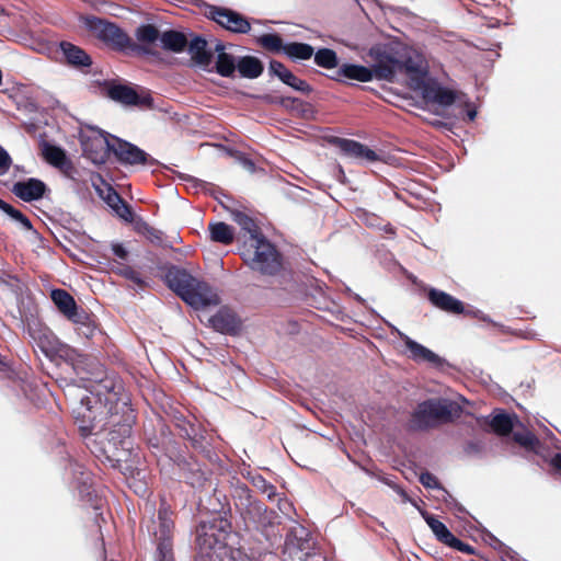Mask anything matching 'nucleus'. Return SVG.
I'll use <instances>...</instances> for the list:
<instances>
[{"mask_svg":"<svg viewBox=\"0 0 561 561\" xmlns=\"http://www.w3.org/2000/svg\"><path fill=\"white\" fill-rule=\"evenodd\" d=\"M112 251L121 260H126L128 256L127 250L121 243H113Z\"/></svg>","mask_w":561,"mask_h":561,"instance_id":"0e129e2a","label":"nucleus"},{"mask_svg":"<svg viewBox=\"0 0 561 561\" xmlns=\"http://www.w3.org/2000/svg\"><path fill=\"white\" fill-rule=\"evenodd\" d=\"M70 471L72 483L81 500L89 503L93 508H99L101 499L96 494L92 472L79 462H70Z\"/></svg>","mask_w":561,"mask_h":561,"instance_id":"ddd939ff","label":"nucleus"},{"mask_svg":"<svg viewBox=\"0 0 561 561\" xmlns=\"http://www.w3.org/2000/svg\"><path fill=\"white\" fill-rule=\"evenodd\" d=\"M461 407L442 398H431L420 402L411 413L409 428L426 432L460 417Z\"/></svg>","mask_w":561,"mask_h":561,"instance_id":"f03ea898","label":"nucleus"},{"mask_svg":"<svg viewBox=\"0 0 561 561\" xmlns=\"http://www.w3.org/2000/svg\"><path fill=\"white\" fill-rule=\"evenodd\" d=\"M136 422V415L134 411L128 409V412L124 416V421L114 424L113 428L107 433V447L102 446L96 439L91 443H87L96 457L103 456L113 468H119L122 457L121 451H128L131 448V433L133 426Z\"/></svg>","mask_w":561,"mask_h":561,"instance_id":"20e7f679","label":"nucleus"},{"mask_svg":"<svg viewBox=\"0 0 561 561\" xmlns=\"http://www.w3.org/2000/svg\"><path fill=\"white\" fill-rule=\"evenodd\" d=\"M272 102L278 103L286 108H293V110L298 108L299 106H302L305 104L300 99L291 98V96H282L276 100H272Z\"/></svg>","mask_w":561,"mask_h":561,"instance_id":"6e6d98bb","label":"nucleus"},{"mask_svg":"<svg viewBox=\"0 0 561 561\" xmlns=\"http://www.w3.org/2000/svg\"><path fill=\"white\" fill-rule=\"evenodd\" d=\"M490 426L494 433L506 436L513 431V420L506 413H500L490 421Z\"/></svg>","mask_w":561,"mask_h":561,"instance_id":"ea45409f","label":"nucleus"},{"mask_svg":"<svg viewBox=\"0 0 561 561\" xmlns=\"http://www.w3.org/2000/svg\"><path fill=\"white\" fill-rule=\"evenodd\" d=\"M146 238L156 245L163 244V232L154 227L147 230Z\"/></svg>","mask_w":561,"mask_h":561,"instance_id":"052dcab7","label":"nucleus"},{"mask_svg":"<svg viewBox=\"0 0 561 561\" xmlns=\"http://www.w3.org/2000/svg\"><path fill=\"white\" fill-rule=\"evenodd\" d=\"M187 50L191 55L192 60L202 67L203 69H207L213 60V53L207 49V42L202 36L194 37L187 44Z\"/></svg>","mask_w":561,"mask_h":561,"instance_id":"393cba45","label":"nucleus"},{"mask_svg":"<svg viewBox=\"0 0 561 561\" xmlns=\"http://www.w3.org/2000/svg\"><path fill=\"white\" fill-rule=\"evenodd\" d=\"M330 142L337 147L346 157L368 162H376L380 160V156L376 151L359 141L333 137Z\"/></svg>","mask_w":561,"mask_h":561,"instance_id":"dca6fc26","label":"nucleus"},{"mask_svg":"<svg viewBox=\"0 0 561 561\" xmlns=\"http://www.w3.org/2000/svg\"><path fill=\"white\" fill-rule=\"evenodd\" d=\"M232 561H256V560L250 558L247 553H244L242 550L239 549L237 552H234Z\"/></svg>","mask_w":561,"mask_h":561,"instance_id":"338daca9","label":"nucleus"},{"mask_svg":"<svg viewBox=\"0 0 561 561\" xmlns=\"http://www.w3.org/2000/svg\"><path fill=\"white\" fill-rule=\"evenodd\" d=\"M173 516L174 512L171 510L170 504L165 499H161L158 510V527L153 531L156 541L173 540Z\"/></svg>","mask_w":561,"mask_h":561,"instance_id":"412c9836","label":"nucleus"},{"mask_svg":"<svg viewBox=\"0 0 561 561\" xmlns=\"http://www.w3.org/2000/svg\"><path fill=\"white\" fill-rule=\"evenodd\" d=\"M268 71L271 75L276 76L282 82L286 79L285 76L290 72L283 62L275 59L270 61Z\"/></svg>","mask_w":561,"mask_h":561,"instance_id":"603ef678","label":"nucleus"},{"mask_svg":"<svg viewBox=\"0 0 561 561\" xmlns=\"http://www.w3.org/2000/svg\"><path fill=\"white\" fill-rule=\"evenodd\" d=\"M313 546L308 529L299 525L286 535L284 552L288 553L291 561H328L325 556L313 550Z\"/></svg>","mask_w":561,"mask_h":561,"instance_id":"0eeeda50","label":"nucleus"},{"mask_svg":"<svg viewBox=\"0 0 561 561\" xmlns=\"http://www.w3.org/2000/svg\"><path fill=\"white\" fill-rule=\"evenodd\" d=\"M71 366L79 379L88 382L84 388L98 390L99 394H110L116 390V378L107 375L104 365L95 356L76 354L71 358Z\"/></svg>","mask_w":561,"mask_h":561,"instance_id":"39448f33","label":"nucleus"},{"mask_svg":"<svg viewBox=\"0 0 561 561\" xmlns=\"http://www.w3.org/2000/svg\"><path fill=\"white\" fill-rule=\"evenodd\" d=\"M118 274L123 276L124 278L133 282L135 285H137L140 289H144L147 287V282L141 277L140 273L134 270L129 265H122V267L118 271Z\"/></svg>","mask_w":561,"mask_h":561,"instance_id":"de8ad7c7","label":"nucleus"},{"mask_svg":"<svg viewBox=\"0 0 561 561\" xmlns=\"http://www.w3.org/2000/svg\"><path fill=\"white\" fill-rule=\"evenodd\" d=\"M398 73H405L412 78H421L424 75L421 66L411 57L399 58Z\"/></svg>","mask_w":561,"mask_h":561,"instance_id":"c03bdc74","label":"nucleus"},{"mask_svg":"<svg viewBox=\"0 0 561 561\" xmlns=\"http://www.w3.org/2000/svg\"><path fill=\"white\" fill-rule=\"evenodd\" d=\"M96 180L105 185V190L101 188L94 181L92 182L95 187L99 196L112 208L114 209L122 201L123 197L108 184L104 183V180L101 175H95Z\"/></svg>","mask_w":561,"mask_h":561,"instance_id":"e433bc0d","label":"nucleus"},{"mask_svg":"<svg viewBox=\"0 0 561 561\" xmlns=\"http://www.w3.org/2000/svg\"><path fill=\"white\" fill-rule=\"evenodd\" d=\"M314 54V49L307 43L291 42L285 44V55L291 60H308Z\"/></svg>","mask_w":561,"mask_h":561,"instance_id":"473e14b6","label":"nucleus"},{"mask_svg":"<svg viewBox=\"0 0 561 561\" xmlns=\"http://www.w3.org/2000/svg\"><path fill=\"white\" fill-rule=\"evenodd\" d=\"M259 44L268 51L285 54V44L278 34H263L257 39Z\"/></svg>","mask_w":561,"mask_h":561,"instance_id":"37998d69","label":"nucleus"},{"mask_svg":"<svg viewBox=\"0 0 561 561\" xmlns=\"http://www.w3.org/2000/svg\"><path fill=\"white\" fill-rule=\"evenodd\" d=\"M112 136L100 128H91L89 135L81 137L83 156L95 164L105 163L112 153Z\"/></svg>","mask_w":561,"mask_h":561,"instance_id":"1a4fd4ad","label":"nucleus"},{"mask_svg":"<svg viewBox=\"0 0 561 561\" xmlns=\"http://www.w3.org/2000/svg\"><path fill=\"white\" fill-rule=\"evenodd\" d=\"M388 485H390L402 499L403 502H410L415 505V502L410 497V495L405 492L404 489H402L400 485L396 483L388 482Z\"/></svg>","mask_w":561,"mask_h":561,"instance_id":"e2e57ef3","label":"nucleus"},{"mask_svg":"<svg viewBox=\"0 0 561 561\" xmlns=\"http://www.w3.org/2000/svg\"><path fill=\"white\" fill-rule=\"evenodd\" d=\"M209 322L211 327L224 334H237L241 329L240 319L231 311L227 309H220L216 314H214Z\"/></svg>","mask_w":561,"mask_h":561,"instance_id":"b1692460","label":"nucleus"},{"mask_svg":"<svg viewBox=\"0 0 561 561\" xmlns=\"http://www.w3.org/2000/svg\"><path fill=\"white\" fill-rule=\"evenodd\" d=\"M314 62L324 69H333L339 65L336 53L331 48H320L314 54Z\"/></svg>","mask_w":561,"mask_h":561,"instance_id":"a19ab883","label":"nucleus"},{"mask_svg":"<svg viewBox=\"0 0 561 561\" xmlns=\"http://www.w3.org/2000/svg\"><path fill=\"white\" fill-rule=\"evenodd\" d=\"M252 241L251 249L244 253V261L263 275H276L283 266L282 254L263 234Z\"/></svg>","mask_w":561,"mask_h":561,"instance_id":"423d86ee","label":"nucleus"},{"mask_svg":"<svg viewBox=\"0 0 561 561\" xmlns=\"http://www.w3.org/2000/svg\"><path fill=\"white\" fill-rule=\"evenodd\" d=\"M89 394L80 398V401L72 408V415L82 437L88 438L94 434L99 424L108 413L107 403L116 400L117 391L99 394L98 390L89 389Z\"/></svg>","mask_w":561,"mask_h":561,"instance_id":"7ed1b4c3","label":"nucleus"},{"mask_svg":"<svg viewBox=\"0 0 561 561\" xmlns=\"http://www.w3.org/2000/svg\"><path fill=\"white\" fill-rule=\"evenodd\" d=\"M112 139H114L112 153L121 164L144 167L159 165V161L157 159L140 149L138 146L117 136H112Z\"/></svg>","mask_w":561,"mask_h":561,"instance_id":"9b49d317","label":"nucleus"},{"mask_svg":"<svg viewBox=\"0 0 561 561\" xmlns=\"http://www.w3.org/2000/svg\"><path fill=\"white\" fill-rule=\"evenodd\" d=\"M550 466L558 472L561 473V453L554 454L550 460Z\"/></svg>","mask_w":561,"mask_h":561,"instance_id":"69168bd1","label":"nucleus"},{"mask_svg":"<svg viewBox=\"0 0 561 561\" xmlns=\"http://www.w3.org/2000/svg\"><path fill=\"white\" fill-rule=\"evenodd\" d=\"M196 277L188 273L185 268L176 265L165 266L163 276L165 285L175 293L182 300L184 299L185 290L188 291Z\"/></svg>","mask_w":561,"mask_h":561,"instance_id":"f3484780","label":"nucleus"},{"mask_svg":"<svg viewBox=\"0 0 561 561\" xmlns=\"http://www.w3.org/2000/svg\"><path fill=\"white\" fill-rule=\"evenodd\" d=\"M161 35L158 27L153 24H141L135 31V36L140 45L136 44V48L134 50L142 51L145 54H152V50L149 48L150 45L154 44L157 41H161Z\"/></svg>","mask_w":561,"mask_h":561,"instance_id":"bb28decb","label":"nucleus"},{"mask_svg":"<svg viewBox=\"0 0 561 561\" xmlns=\"http://www.w3.org/2000/svg\"><path fill=\"white\" fill-rule=\"evenodd\" d=\"M252 483L256 486L262 493L266 494V496L272 500L276 496V488L266 481L261 474L253 477Z\"/></svg>","mask_w":561,"mask_h":561,"instance_id":"09e8293b","label":"nucleus"},{"mask_svg":"<svg viewBox=\"0 0 561 561\" xmlns=\"http://www.w3.org/2000/svg\"><path fill=\"white\" fill-rule=\"evenodd\" d=\"M175 462L178 463V466L183 470V471H188L190 473H192L194 477L197 478V480H199L202 477H203V473L201 471V469L198 468V465L193 461H188L186 460L185 458H181L179 457Z\"/></svg>","mask_w":561,"mask_h":561,"instance_id":"3c124183","label":"nucleus"},{"mask_svg":"<svg viewBox=\"0 0 561 561\" xmlns=\"http://www.w3.org/2000/svg\"><path fill=\"white\" fill-rule=\"evenodd\" d=\"M427 299L437 309L450 314L473 316L474 312L465 309V304L448 293L436 288L427 290Z\"/></svg>","mask_w":561,"mask_h":561,"instance_id":"a211bd4d","label":"nucleus"},{"mask_svg":"<svg viewBox=\"0 0 561 561\" xmlns=\"http://www.w3.org/2000/svg\"><path fill=\"white\" fill-rule=\"evenodd\" d=\"M11 165L12 158L8 151L2 146H0V176L7 174Z\"/></svg>","mask_w":561,"mask_h":561,"instance_id":"13d9d810","label":"nucleus"},{"mask_svg":"<svg viewBox=\"0 0 561 561\" xmlns=\"http://www.w3.org/2000/svg\"><path fill=\"white\" fill-rule=\"evenodd\" d=\"M107 95L122 104L151 108L153 99L150 94L140 95L130 85L108 83Z\"/></svg>","mask_w":561,"mask_h":561,"instance_id":"2eb2a0df","label":"nucleus"},{"mask_svg":"<svg viewBox=\"0 0 561 561\" xmlns=\"http://www.w3.org/2000/svg\"><path fill=\"white\" fill-rule=\"evenodd\" d=\"M336 80H340L341 77L356 80L359 82H369L374 79L373 71L369 67L363 66V65H355V64H343L337 72Z\"/></svg>","mask_w":561,"mask_h":561,"instance_id":"cd10ccee","label":"nucleus"},{"mask_svg":"<svg viewBox=\"0 0 561 561\" xmlns=\"http://www.w3.org/2000/svg\"><path fill=\"white\" fill-rule=\"evenodd\" d=\"M0 209L10 216L13 220L18 221L25 230H33L31 220L19 209L8 204L0 198Z\"/></svg>","mask_w":561,"mask_h":561,"instance_id":"79ce46f5","label":"nucleus"},{"mask_svg":"<svg viewBox=\"0 0 561 561\" xmlns=\"http://www.w3.org/2000/svg\"><path fill=\"white\" fill-rule=\"evenodd\" d=\"M113 210L119 218H122L126 222L134 221L133 208L124 199Z\"/></svg>","mask_w":561,"mask_h":561,"instance_id":"8fccbe9b","label":"nucleus"},{"mask_svg":"<svg viewBox=\"0 0 561 561\" xmlns=\"http://www.w3.org/2000/svg\"><path fill=\"white\" fill-rule=\"evenodd\" d=\"M85 25L98 36V38L111 46L113 49L124 51L126 49L136 48V44L131 41L128 34L115 23L101 18L90 16L87 18Z\"/></svg>","mask_w":561,"mask_h":561,"instance_id":"6e6552de","label":"nucleus"},{"mask_svg":"<svg viewBox=\"0 0 561 561\" xmlns=\"http://www.w3.org/2000/svg\"><path fill=\"white\" fill-rule=\"evenodd\" d=\"M422 517L425 519L428 527L432 529L436 538L446 545L449 538L453 536L450 530L446 527L444 523L437 519L434 515L430 514L426 511H420Z\"/></svg>","mask_w":561,"mask_h":561,"instance_id":"f704fd0d","label":"nucleus"},{"mask_svg":"<svg viewBox=\"0 0 561 561\" xmlns=\"http://www.w3.org/2000/svg\"><path fill=\"white\" fill-rule=\"evenodd\" d=\"M59 48L68 66L79 70H84L91 67L92 58L81 47L70 42L62 41L59 44Z\"/></svg>","mask_w":561,"mask_h":561,"instance_id":"4be33fe9","label":"nucleus"},{"mask_svg":"<svg viewBox=\"0 0 561 561\" xmlns=\"http://www.w3.org/2000/svg\"><path fill=\"white\" fill-rule=\"evenodd\" d=\"M137 231L142 233L144 236L147 234V230L151 229L152 226H150L148 222L140 220L136 224Z\"/></svg>","mask_w":561,"mask_h":561,"instance_id":"774afa93","label":"nucleus"},{"mask_svg":"<svg viewBox=\"0 0 561 561\" xmlns=\"http://www.w3.org/2000/svg\"><path fill=\"white\" fill-rule=\"evenodd\" d=\"M47 191V185L36 178L18 181L11 188L12 194L26 203L43 198Z\"/></svg>","mask_w":561,"mask_h":561,"instance_id":"6ab92c4d","label":"nucleus"},{"mask_svg":"<svg viewBox=\"0 0 561 561\" xmlns=\"http://www.w3.org/2000/svg\"><path fill=\"white\" fill-rule=\"evenodd\" d=\"M44 159L53 167L59 168L68 159L66 151L55 145L45 144L43 148Z\"/></svg>","mask_w":561,"mask_h":561,"instance_id":"4c0bfd02","label":"nucleus"},{"mask_svg":"<svg viewBox=\"0 0 561 561\" xmlns=\"http://www.w3.org/2000/svg\"><path fill=\"white\" fill-rule=\"evenodd\" d=\"M285 78L286 79L283 80V83L289 85L294 90L299 91L304 94L308 95L313 90L312 87L306 80L298 78L291 71L287 76H285Z\"/></svg>","mask_w":561,"mask_h":561,"instance_id":"49530a36","label":"nucleus"},{"mask_svg":"<svg viewBox=\"0 0 561 561\" xmlns=\"http://www.w3.org/2000/svg\"><path fill=\"white\" fill-rule=\"evenodd\" d=\"M513 440L529 451H537L540 446V440L530 431H515L513 432Z\"/></svg>","mask_w":561,"mask_h":561,"instance_id":"58836bf2","label":"nucleus"},{"mask_svg":"<svg viewBox=\"0 0 561 561\" xmlns=\"http://www.w3.org/2000/svg\"><path fill=\"white\" fill-rule=\"evenodd\" d=\"M419 480L422 483V485L426 489H439L440 488V483H439L438 479L433 473H431L428 471L422 472L420 474Z\"/></svg>","mask_w":561,"mask_h":561,"instance_id":"5fc2aeb1","label":"nucleus"},{"mask_svg":"<svg viewBox=\"0 0 561 561\" xmlns=\"http://www.w3.org/2000/svg\"><path fill=\"white\" fill-rule=\"evenodd\" d=\"M58 170L67 178L71 180H76L77 175L79 174L78 169L73 164V162L68 158L62 165L58 168Z\"/></svg>","mask_w":561,"mask_h":561,"instance_id":"4d7b16f0","label":"nucleus"},{"mask_svg":"<svg viewBox=\"0 0 561 561\" xmlns=\"http://www.w3.org/2000/svg\"><path fill=\"white\" fill-rule=\"evenodd\" d=\"M230 214L232 220L250 234L251 240L262 236L260 228L252 217L237 209L231 210Z\"/></svg>","mask_w":561,"mask_h":561,"instance_id":"72a5a7b5","label":"nucleus"},{"mask_svg":"<svg viewBox=\"0 0 561 561\" xmlns=\"http://www.w3.org/2000/svg\"><path fill=\"white\" fill-rule=\"evenodd\" d=\"M156 561H175L173 540L157 541Z\"/></svg>","mask_w":561,"mask_h":561,"instance_id":"a18cd8bd","label":"nucleus"},{"mask_svg":"<svg viewBox=\"0 0 561 561\" xmlns=\"http://www.w3.org/2000/svg\"><path fill=\"white\" fill-rule=\"evenodd\" d=\"M208 231L213 242L229 245L234 240V229L224 221L210 222Z\"/></svg>","mask_w":561,"mask_h":561,"instance_id":"c756f323","label":"nucleus"},{"mask_svg":"<svg viewBox=\"0 0 561 561\" xmlns=\"http://www.w3.org/2000/svg\"><path fill=\"white\" fill-rule=\"evenodd\" d=\"M184 294L183 301L196 310L220 304L217 291L207 282L198 278H195L191 289Z\"/></svg>","mask_w":561,"mask_h":561,"instance_id":"4468645a","label":"nucleus"},{"mask_svg":"<svg viewBox=\"0 0 561 561\" xmlns=\"http://www.w3.org/2000/svg\"><path fill=\"white\" fill-rule=\"evenodd\" d=\"M71 322L76 325V331L80 336L92 339L98 330V323L94 316L85 311V318H73Z\"/></svg>","mask_w":561,"mask_h":561,"instance_id":"c9c22d12","label":"nucleus"},{"mask_svg":"<svg viewBox=\"0 0 561 561\" xmlns=\"http://www.w3.org/2000/svg\"><path fill=\"white\" fill-rule=\"evenodd\" d=\"M483 449V443L481 440H469L463 446V451L467 455L480 454Z\"/></svg>","mask_w":561,"mask_h":561,"instance_id":"680f3d73","label":"nucleus"},{"mask_svg":"<svg viewBox=\"0 0 561 561\" xmlns=\"http://www.w3.org/2000/svg\"><path fill=\"white\" fill-rule=\"evenodd\" d=\"M216 50L218 51L215 62L216 72L221 77H232L237 69L234 56L224 51V46L221 44L216 46Z\"/></svg>","mask_w":561,"mask_h":561,"instance_id":"7c9ffc66","label":"nucleus"},{"mask_svg":"<svg viewBox=\"0 0 561 561\" xmlns=\"http://www.w3.org/2000/svg\"><path fill=\"white\" fill-rule=\"evenodd\" d=\"M446 546H448L450 548H454V549H456V550H458L460 552L467 553V554H474L476 553V550H474V548L471 545L461 541L460 539H458L454 535L446 542Z\"/></svg>","mask_w":561,"mask_h":561,"instance_id":"864d4df0","label":"nucleus"},{"mask_svg":"<svg viewBox=\"0 0 561 561\" xmlns=\"http://www.w3.org/2000/svg\"><path fill=\"white\" fill-rule=\"evenodd\" d=\"M206 16L231 33L247 34L251 30V24L244 15L228 8L209 5Z\"/></svg>","mask_w":561,"mask_h":561,"instance_id":"f8f14e48","label":"nucleus"},{"mask_svg":"<svg viewBox=\"0 0 561 561\" xmlns=\"http://www.w3.org/2000/svg\"><path fill=\"white\" fill-rule=\"evenodd\" d=\"M405 346L411 354L410 357L415 362H426L434 367H442L445 364V360L437 354L409 337L405 341Z\"/></svg>","mask_w":561,"mask_h":561,"instance_id":"a878e982","label":"nucleus"},{"mask_svg":"<svg viewBox=\"0 0 561 561\" xmlns=\"http://www.w3.org/2000/svg\"><path fill=\"white\" fill-rule=\"evenodd\" d=\"M373 59L370 70L378 80L392 82L398 73L399 58L389 46H374L369 49Z\"/></svg>","mask_w":561,"mask_h":561,"instance_id":"9d476101","label":"nucleus"},{"mask_svg":"<svg viewBox=\"0 0 561 561\" xmlns=\"http://www.w3.org/2000/svg\"><path fill=\"white\" fill-rule=\"evenodd\" d=\"M422 94L427 102L443 106L454 104L457 99V94L454 90L442 87L436 82L425 83L423 85Z\"/></svg>","mask_w":561,"mask_h":561,"instance_id":"5701e85b","label":"nucleus"},{"mask_svg":"<svg viewBox=\"0 0 561 561\" xmlns=\"http://www.w3.org/2000/svg\"><path fill=\"white\" fill-rule=\"evenodd\" d=\"M50 298L58 311L69 321L73 318H85V310L78 307L75 298L67 290L61 288L53 289Z\"/></svg>","mask_w":561,"mask_h":561,"instance_id":"aec40b11","label":"nucleus"},{"mask_svg":"<svg viewBox=\"0 0 561 561\" xmlns=\"http://www.w3.org/2000/svg\"><path fill=\"white\" fill-rule=\"evenodd\" d=\"M237 69L241 77L255 79L260 77L264 70L262 61L253 56L241 57L237 62Z\"/></svg>","mask_w":561,"mask_h":561,"instance_id":"2f4dec72","label":"nucleus"},{"mask_svg":"<svg viewBox=\"0 0 561 561\" xmlns=\"http://www.w3.org/2000/svg\"><path fill=\"white\" fill-rule=\"evenodd\" d=\"M161 45L165 50L182 53L186 49L188 41L184 33L175 30H169L161 35Z\"/></svg>","mask_w":561,"mask_h":561,"instance_id":"c85d7f7f","label":"nucleus"},{"mask_svg":"<svg viewBox=\"0 0 561 561\" xmlns=\"http://www.w3.org/2000/svg\"><path fill=\"white\" fill-rule=\"evenodd\" d=\"M185 435L187 436V438L191 443V446L195 450L204 451L206 449V446L204 444L205 437L203 435H196L195 433H194V435H192L188 431H185Z\"/></svg>","mask_w":561,"mask_h":561,"instance_id":"bf43d9fd","label":"nucleus"},{"mask_svg":"<svg viewBox=\"0 0 561 561\" xmlns=\"http://www.w3.org/2000/svg\"><path fill=\"white\" fill-rule=\"evenodd\" d=\"M233 503L237 512L240 514L247 530L261 531L266 538L274 534V528L278 526L275 522L276 515L273 511L260 501L253 499L250 489L245 485L234 488Z\"/></svg>","mask_w":561,"mask_h":561,"instance_id":"f257e3e1","label":"nucleus"}]
</instances>
